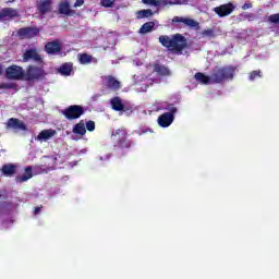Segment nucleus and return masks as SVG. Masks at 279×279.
<instances>
[{
  "label": "nucleus",
  "mask_w": 279,
  "mask_h": 279,
  "mask_svg": "<svg viewBox=\"0 0 279 279\" xmlns=\"http://www.w3.org/2000/svg\"><path fill=\"white\" fill-rule=\"evenodd\" d=\"M23 62H36L38 65L31 64L27 66L24 74L26 82H43L47 80V71H45V57L40 54L37 48H31L25 50L22 54Z\"/></svg>",
  "instance_id": "f257e3e1"
},
{
  "label": "nucleus",
  "mask_w": 279,
  "mask_h": 279,
  "mask_svg": "<svg viewBox=\"0 0 279 279\" xmlns=\"http://www.w3.org/2000/svg\"><path fill=\"white\" fill-rule=\"evenodd\" d=\"M159 43L162 45V47H166L168 51H171V53H177V56H182V51L189 47L186 37L180 33L172 35V37L161 35L159 36Z\"/></svg>",
  "instance_id": "f03ea898"
},
{
  "label": "nucleus",
  "mask_w": 279,
  "mask_h": 279,
  "mask_svg": "<svg viewBox=\"0 0 279 279\" xmlns=\"http://www.w3.org/2000/svg\"><path fill=\"white\" fill-rule=\"evenodd\" d=\"M211 84H223L228 80H234V68L232 65L216 66L211 70Z\"/></svg>",
  "instance_id": "7ed1b4c3"
},
{
  "label": "nucleus",
  "mask_w": 279,
  "mask_h": 279,
  "mask_svg": "<svg viewBox=\"0 0 279 279\" xmlns=\"http://www.w3.org/2000/svg\"><path fill=\"white\" fill-rule=\"evenodd\" d=\"M128 136H130V134L128 133L126 128L113 130L111 133V141H113L114 147H119L120 149H130V147L134 145V142L129 140Z\"/></svg>",
  "instance_id": "20e7f679"
},
{
  "label": "nucleus",
  "mask_w": 279,
  "mask_h": 279,
  "mask_svg": "<svg viewBox=\"0 0 279 279\" xmlns=\"http://www.w3.org/2000/svg\"><path fill=\"white\" fill-rule=\"evenodd\" d=\"M68 121H75L86 114V109L82 105H72L61 111Z\"/></svg>",
  "instance_id": "39448f33"
},
{
  "label": "nucleus",
  "mask_w": 279,
  "mask_h": 279,
  "mask_svg": "<svg viewBox=\"0 0 279 279\" xmlns=\"http://www.w3.org/2000/svg\"><path fill=\"white\" fill-rule=\"evenodd\" d=\"M167 110H169V112H165L158 117V124L160 125V128H169V125H171V123L175 121L178 108L173 104H170L168 105Z\"/></svg>",
  "instance_id": "423d86ee"
},
{
  "label": "nucleus",
  "mask_w": 279,
  "mask_h": 279,
  "mask_svg": "<svg viewBox=\"0 0 279 279\" xmlns=\"http://www.w3.org/2000/svg\"><path fill=\"white\" fill-rule=\"evenodd\" d=\"M8 80H25V70L23 66L13 64L5 70Z\"/></svg>",
  "instance_id": "0eeeda50"
},
{
  "label": "nucleus",
  "mask_w": 279,
  "mask_h": 279,
  "mask_svg": "<svg viewBox=\"0 0 279 279\" xmlns=\"http://www.w3.org/2000/svg\"><path fill=\"white\" fill-rule=\"evenodd\" d=\"M38 34H40V29H38V27L36 26H27V27H22L17 31V36L22 39H32V38H36V36H38Z\"/></svg>",
  "instance_id": "6e6552de"
},
{
  "label": "nucleus",
  "mask_w": 279,
  "mask_h": 279,
  "mask_svg": "<svg viewBox=\"0 0 279 279\" xmlns=\"http://www.w3.org/2000/svg\"><path fill=\"white\" fill-rule=\"evenodd\" d=\"M44 49L48 56H58L62 53V43H60L59 39L48 41L46 43Z\"/></svg>",
  "instance_id": "1a4fd4ad"
},
{
  "label": "nucleus",
  "mask_w": 279,
  "mask_h": 279,
  "mask_svg": "<svg viewBox=\"0 0 279 279\" xmlns=\"http://www.w3.org/2000/svg\"><path fill=\"white\" fill-rule=\"evenodd\" d=\"M236 7L232 2H228L226 4H221L219 7H216L214 9V12L220 17L223 19V16H230L232 12H234Z\"/></svg>",
  "instance_id": "9d476101"
},
{
  "label": "nucleus",
  "mask_w": 279,
  "mask_h": 279,
  "mask_svg": "<svg viewBox=\"0 0 279 279\" xmlns=\"http://www.w3.org/2000/svg\"><path fill=\"white\" fill-rule=\"evenodd\" d=\"M8 130H21L27 132V124L21 121L19 118H10L7 122Z\"/></svg>",
  "instance_id": "9b49d317"
},
{
  "label": "nucleus",
  "mask_w": 279,
  "mask_h": 279,
  "mask_svg": "<svg viewBox=\"0 0 279 279\" xmlns=\"http://www.w3.org/2000/svg\"><path fill=\"white\" fill-rule=\"evenodd\" d=\"M53 10V0H41L37 4V11L41 16L49 14Z\"/></svg>",
  "instance_id": "f8f14e48"
},
{
  "label": "nucleus",
  "mask_w": 279,
  "mask_h": 279,
  "mask_svg": "<svg viewBox=\"0 0 279 279\" xmlns=\"http://www.w3.org/2000/svg\"><path fill=\"white\" fill-rule=\"evenodd\" d=\"M172 23H183L187 27H195V29H199V23L189 17L174 16L172 19Z\"/></svg>",
  "instance_id": "ddd939ff"
},
{
  "label": "nucleus",
  "mask_w": 279,
  "mask_h": 279,
  "mask_svg": "<svg viewBox=\"0 0 279 279\" xmlns=\"http://www.w3.org/2000/svg\"><path fill=\"white\" fill-rule=\"evenodd\" d=\"M106 81V87L109 90H113L117 92L121 88V83L119 82V80H117L114 76L112 75H108L105 77Z\"/></svg>",
  "instance_id": "4468645a"
},
{
  "label": "nucleus",
  "mask_w": 279,
  "mask_h": 279,
  "mask_svg": "<svg viewBox=\"0 0 279 279\" xmlns=\"http://www.w3.org/2000/svg\"><path fill=\"white\" fill-rule=\"evenodd\" d=\"M19 11L13 8H4L0 10V21H3V19H17Z\"/></svg>",
  "instance_id": "2eb2a0df"
},
{
  "label": "nucleus",
  "mask_w": 279,
  "mask_h": 279,
  "mask_svg": "<svg viewBox=\"0 0 279 279\" xmlns=\"http://www.w3.org/2000/svg\"><path fill=\"white\" fill-rule=\"evenodd\" d=\"M59 14H64L65 16H73L75 14V10L71 9V4L69 1H63L59 3Z\"/></svg>",
  "instance_id": "dca6fc26"
},
{
  "label": "nucleus",
  "mask_w": 279,
  "mask_h": 279,
  "mask_svg": "<svg viewBox=\"0 0 279 279\" xmlns=\"http://www.w3.org/2000/svg\"><path fill=\"white\" fill-rule=\"evenodd\" d=\"M16 169H19V166L14 163L3 165L1 168L2 175H5V178H12V175L16 173Z\"/></svg>",
  "instance_id": "f3484780"
},
{
  "label": "nucleus",
  "mask_w": 279,
  "mask_h": 279,
  "mask_svg": "<svg viewBox=\"0 0 279 279\" xmlns=\"http://www.w3.org/2000/svg\"><path fill=\"white\" fill-rule=\"evenodd\" d=\"M32 178H34V173L32 171V166H28L25 168V173L15 178V182H17V184H23V182H27V180H32Z\"/></svg>",
  "instance_id": "a211bd4d"
},
{
  "label": "nucleus",
  "mask_w": 279,
  "mask_h": 279,
  "mask_svg": "<svg viewBox=\"0 0 279 279\" xmlns=\"http://www.w3.org/2000/svg\"><path fill=\"white\" fill-rule=\"evenodd\" d=\"M58 73H60V75H63L64 77H69V75L73 73V62L62 63L61 66L58 69Z\"/></svg>",
  "instance_id": "6ab92c4d"
},
{
  "label": "nucleus",
  "mask_w": 279,
  "mask_h": 279,
  "mask_svg": "<svg viewBox=\"0 0 279 279\" xmlns=\"http://www.w3.org/2000/svg\"><path fill=\"white\" fill-rule=\"evenodd\" d=\"M112 110H116V112H123L125 110V105L123 104V100L119 97H113L110 100Z\"/></svg>",
  "instance_id": "aec40b11"
},
{
  "label": "nucleus",
  "mask_w": 279,
  "mask_h": 279,
  "mask_svg": "<svg viewBox=\"0 0 279 279\" xmlns=\"http://www.w3.org/2000/svg\"><path fill=\"white\" fill-rule=\"evenodd\" d=\"M194 78L196 80V82H199V84H204L205 86H208V84H213L211 75L208 76L202 72L195 73Z\"/></svg>",
  "instance_id": "412c9836"
},
{
  "label": "nucleus",
  "mask_w": 279,
  "mask_h": 279,
  "mask_svg": "<svg viewBox=\"0 0 279 279\" xmlns=\"http://www.w3.org/2000/svg\"><path fill=\"white\" fill-rule=\"evenodd\" d=\"M53 136H56V130L53 129L43 130L37 135V141H49V138H53Z\"/></svg>",
  "instance_id": "4be33fe9"
},
{
  "label": "nucleus",
  "mask_w": 279,
  "mask_h": 279,
  "mask_svg": "<svg viewBox=\"0 0 279 279\" xmlns=\"http://www.w3.org/2000/svg\"><path fill=\"white\" fill-rule=\"evenodd\" d=\"M72 132L73 134H78L80 136H84L86 134V124L84 123V120H81L78 123H76L73 126Z\"/></svg>",
  "instance_id": "5701e85b"
},
{
  "label": "nucleus",
  "mask_w": 279,
  "mask_h": 279,
  "mask_svg": "<svg viewBox=\"0 0 279 279\" xmlns=\"http://www.w3.org/2000/svg\"><path fill=\"white\" fill-rule=\"evenodd\" d=\"M156 26V23L154 22H146L144 23L140 28V34H149V32L154 31V27Z\"/></svg>",
  "instance_id": "b1692460"
},
{
  "label": "nucleus",
  "mask_w": 279,
  "mask_h": 279,
  "mask_svg": "<svg viewBox=\"0 0 279 279\" xmlns=\"http://www.w3.org/2000/svg\"><path fill=\"white\" fill-rule=\"evenodd\" d=\"M78 62L80 64H90V62H93V56L88 53H80Z\"/></svg>",
  "instance_id": "393cba45"
},
{
  "label": "nucleus",
  "mask_w": 279,
  "mask_h": 279,
  "mask_svg": "<svg viewBox=\"0 0 279 279\" xmlns=\"http://www.w3.org/2000/svg\"><path fill=\"white\" fill-rule=\"evenodd\" d=\"M155 72L159 75H171V71H169V68L160 64L155 65Z\"/></svg>",
  "instance_id": "a878e982"
},
{
  "label": "nucleus",
  "mask_w": 279,
  "mask_h": 279,
  "mask_svg": "<svg viewBox=\"0 0 279 279\" xmlns=\"http://www.w3.org/2000/svg\"><path fill=\"white\" fill-rule=\"evenodd\" d=\"M16 83H0V90H16Z\"/></svg>",
  "instance_id": "bb28decb"
},
{
  "label": "nucleus",
  "mask_w": 279,
  "mask_h": 279,
  "mask_svg": "<svg viewBox=\"0 0 279 279\" xmlns=\"http://www.w3.org/2000/svg\"><path fill=\"white\" fill-rule=\"evenodd\" d=\"M137 14H140V19H149V16L154 15L151 9L141 10Z\"/></svg>",
  "instance_id": "cd10ccee"
},
{
  "label": "nucleus",
  "mask_w": 279,
  "mask_h": 279,
  "mask_svg": "<svg viewBox=\"0 0 279 279\" xmlns=\"http://www.w3.org/2000/svg\"><path fill=\"white\" fill-rule=\"evenodd\" d=\"M202 36L203 38H215L217 35L215 34V29L208 28L202 32Z\"/></svg>",
  "instance_id": "c85d7f7f"
},
{
  "label": "nucleus",
  "mask_w": 279,
  "mask_h": 279,
  "mask_svg": "<svg viewBox=\"0 0 279 279\" xmlns=\"http://www.w3.org/2000/svg\"><path fill=\"white\" fill-rule=\"evenodd\" d=\"M257 77H263V72L260 70H254L248 75L251 82H254Z\"/></svg>",
  "instance_id": "c756f323"
},
{
  "label": "nucleus",
  "mask_w": 279,
  "mask_h": 279,
  "mask_svg": "<svg viewBox=\"0 0 279 279\" xmlns=\"http://www.w3.org/2000/svg\"><path fill=\"white\" fill-rule=\"evenodd\" d=\"M268 23H271L272 25H279V13L269 15Z\"/></svg>",
  "instance_id": "7c9ffc66"
},
{
  "label": "nucleus",
  "mask_w": 279,
  "mask_h": 279,
  "mask_svg": "<svg viewBox=\"0 0 279 279\" xmlns=\"http://www.w3.org/2000/svg\"><path fill=\"white\" fill-rule=\"evenodd\" d=\"M142 3H144L145 5H154L155 8L160 7L159 0H142Z\"/></svg>",
  "instance_id": "2f4dec72"
},
{
  "label": "nucleus",
  "mask_w": 279,
  "mask_h": 279,
  "mask_svg": "<svg viewBox=\"0 0 279 279\" xmlns=\"http://www.w3.org/2000/svg\"><path fill=\"white\" fill-rule=\"evenodd\" d=\"M163 5H180L182 0H162Z\"/></svg>",
  "instance_id": "473e14b6"
},
{
  "label": "nucleus",
  "mask_w": 279,
  "mask_h": 279,
  "mask_svg": "<svg viewBox=\"0 0 279 279\" xmlns=\"http://www.w3.org/2000/svg\"><path fill=\"white\" fill-rule=\"evenodd\" d=\"M114 1L117 0H101L100 3L102 8H112V5H114Z\"/></svg>",
  "instance_id": "72a5a7b5"
},
{
  "label": "nucleus",
  "mask_w": 279,
  "mask_h": 279,
  "mask_svg": "<svg viewBox=\"0 0 279 279\" xmlns=\"http://www.w3.org/2000/svg\"><path fill=\"white\" fill-rule=\"evenodd\" d=\"M85 130H87L88 132H95V121H87Z\"/></svg>",
  "instance_id": "f704fd0d"
},
{
  "label": "nucleus",
  "mask_w": 279,
  "mask_h": 279,
  "mask_svg": "<svg viewBox=\"0 0 279 279\" xmlns=\"http://www.w3.org/2000/svg\"><path fill=\"white\" fill-rule=\"evenodd\" d=\"M84 5V0H76L74 3V8H82Z\"/></svg>",
  "instance_id": "c9c22d12"
},
{
  "label": "nucleus",
  "mask_w": 279,
  "mask_h": 279,
  "mask_svg": "<svg viewBox=\"0 0 279 279\" xmlns=\"http://www.w3.org/2000/svg\"><path fill=\"white\" fill-rule=\"evenodd\" d=\"M250 8H252V2H245V3L242 5V10H250Z\"/></svg>",
  "instance_id": "e433bc0d"
},
{
  "label": "nucleus",
  "mask_w": 279,
  "mask_h": 279,
  "mask_svg": "<svg viewBox=\"0 0 279 279\" xmlns=\"http://www.w3.org/2000/svg\"><path fill=\"white\" fill-rule=\"evenodd\" d=\"M41 208H43V206H40V207H35V209H34V215H40Z\"/></svg>",
  "instance_id": "4c0bfd02"
},
{
  "label": "nucleus",
  "mask_w": 279,
  "mask_h": 279,
  "mask_svg": "<svg viewBox=\"0 0 279 279\" xmlns=\"http://www.w3.org/2000/svg\"><path fill=\"white\" fill-rule=\"evenodd\" d=\"M8 206H10L9 203H1L0 204V213H1V208H8Z\"/></svg>",
  "instance_id": "58836bf2"
},
{
  "label": "nucleus",
  "mask_w": 279,
  "mask_h": 279,
  "mask_svg": "<svg viewBox=\"0 0 279 279\" xmlns=\"http://www.w3.org/2000/svg\"><path fill=\"white\" fill-rule=\"evenodd\" d=\"M147 132H151V130H141L140 132H138V134H140V136H142V134H147Z\"/></svg>",
  "instance_id": "ea45409f"
},
{
  "label": "nucleus",
  "mask_w": 279,
  "mask_h": 279,
  "mask_svg": "<svg viewBox=\"0 0 279 279\" xmlns=\"http://www.w3.org/2000/svg\"><path fill=\"white\" fill-rule=\"evenodd\" d=\"M0 197H1V194H0Z\"/></svg>",
  "instance_id": "a19ab883"
}]
</instances>
